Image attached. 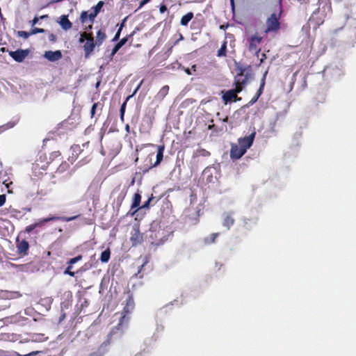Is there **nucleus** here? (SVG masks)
I'll use <instances>...</instances> for the list:
<instances>
[{"label": "nucleus", "instance_id": "f257e3e1", "mask_svg": "<svg viewBox=\"0 0 356 356\" xmlns=\"http://www.w3.org/2000/svg\"><path fill=\"white\" fill-rule=\"evenodd\" d=\"M164 224L154 221L150 225L149 232L147 235L150 238L152 244L159 245L163 243L171 234L170 229H165Z\"/></svg>", "mask_w": 356, "mask_h": 356}, {"label": "nucleus", "instance_id": "f03ea898", "mask_svg": "<svg viewBox=\"0 0 356 356\" xmlns=\"http://www.w3.org/2000/svg\"><path fill=\"white\" fill-rule=\"evenodd\" d=\"M134 308V302L131 298H129L127 300L126 306L124 308V314L121 317L120 321L118 325L117 329L119 330L124 325H126L129 321V318L127 317V314L132 312Z\"/></svg>", "mask_w": 356, "mask_h": 356}, {"label": "nucleus", "instance_id": "7ed1b4c3", "mask_svg": "<svg viewBox=\"0 0 356 356\" xmlns=\"http://www.w3.org/2000/svg\"><path fill=\"white\" fill-rule=\"evenodd\" d=\"M262 38L257 35H252L249 40V50L255 54L259 58L260 54V49L259 45L261 42Z\"/></svg>", "mask_w": 356, "mask_h": 356}, {"label": "nucleus", "instance_id": "20e7f679", "mask_svg": "<svg viewBox=\"0 0 356 356\" xmlns=\"http://www.w3.org/2000/svg\"><path fill=\"white\" fill-rule=\"evenodd\" d=\"M280 14L273 13L266 21L267 29L266 32L274 31L280 28L279 23Z\"/></svg>", "mask_w": 356, "mask_h": 356}, {"label": "nucleus", "instance_id": "39448f33", "mask_svg": "<svg viewBox=\"0 0 356 356\" xmlns=\"http://www.w3.org/2000/svg\"><path fill=\"white\" fill-rule=\"evenodd\" d=\"M130 240L131 241L132 245H138L140 244L143 241V235L140 234L139 227L134 225L132 227L131 232V237Z\"/></svg>", "mask_w": 356, "mask_h": 356}, {"label": "nucleus", "instance_id": "423d86ee", "mask_svg": "<svg viewBox=\"0 0 356 356\" xmlns=\"http://www.w3.org/2000/svg\"><path fill=\"white\" fill-rule=\"evenodd\" d=\"M242 90L241 87L236 88L233 90H229L223 93L222 99L225 104L232 101H236L237 97V93L240 92Z\"/></svg>", "mask_w": 356, "mask_h": 356}, {"label": "nucleus", "instance_id": "0eeeda50", "mask_svg": "<svg viewBox=\"0 0 356 356\" xmlns=\"http://www.w3.org/2000/svg\"><path fill=\"white\" fill-rule=\"evenodd\" d=\"M255 132H252L248 136H245L244 138L238 139V145L244 149V151L246 152L248 148H250L254 141L255 137Z\"/></svg>", "mask_w": 356, "mask_h": 356}, {"label": "nucleus", "instance_id": "6e6552de", "mask_svg": "<svg viewBox=\"0 0 356 356\" xmlns=\"http://www.w3.org/2000/svg\"><path fill=\"white\" fill-rule=\"evenodd\" d=\"M29 51L27 49H18L15 51H10L9 55L17 62H22L28 56Z\"/></svg>", "mask_w": 356, "mask_h": 356}, {"label": "nucleus", "instance_id": "1a4fd4ad", "mask_svg": "<svg viewBox=\"0 0 356 356\" xmlns=\"http://www.w3.org/2000/svg\"><path fill=\"white\" fill-rule=\"evenodd\" d=\"M246 152L238 145L233 144L230 151V156L232 159H238L242 157Z\"/></svg>", "mask_w": 356, "mask_h": 356}, {"label": "nucleus", "instance_id": "9d476101", "mask_svg": "<svg viewBox=\"0 0 356 356\" xmlns=\"http://www.w3.org/2000/svg\"><path fill=\"white\" fill-rule=\"evenodd\" d=\"M95 45H96V44L94 42L93 37L92 35H89L88 38H87V40L83 46L86 58H88L90 56L91 53L93 51Z\"/></svg>", "mask_w": 356, "mask_h": 356}, {"label": "nucleus", "instance_id": "9b49d317", "mask_svg": "<svg viewBox=\"0 0 356 356\" xmlns=\"http://www.w3.org/2000/svg\"><path fill=\"white\" fill-rule=\"evenodd\" d=\"M44 57L49 61L55 62L61 58L62 54L59 50L55 51H47L44 54Z\"/></svg>", "mask_w": 356, "mask_h": 356}, {"label": "nucleus", "instance_id": "f8f14e48", "mask_svg": "<svg viewBox=\"0 0 356 356\" xmlns=\"http://www.w3.org/2000/svg\"><path fill=\"white\" fill-rule=\"evenodd\" d=\"M223 221L222 225L224 227H227V229H229L230 227L234 225V213L233 212H226L222 215Z\"/></svg>", "mask_w": 356, "mask_h": 356}, {"label": "nucleus", "instance_id": "ddd939ff", "mask_svg": "<svg viewBox=\"0 0 356 356\" xmlns=\"http://www.w3.org/2000/svg\"><path fill=\"white\" fill-rule=\"evenodd\" d=\"M109 343L110 342L108 340L104 341L95 353L90 354L89 356H104L108 351V346Z\"/></svg>", "mask_w": 356, "mask_h": 356}, {"label": "nucleus", "instance_id": "4468645a", "mask_svg": "<svg viewBox=\"0 0 356 356\" xmlns=\"http://www.w3.org/2000/svg\"><path fill=\"white\" fill-rule=\"evenodd\" d=\"M248 82L247 76L243 75V74H238L235 76V84L236 88L241 87L243 88V86L246 85Z\"/></svg>", "mask_w": 356, "mask_h": 356}, {"label": "nucleus", "instance_id": "2eb2a0df", "mask_svg": "<svg viewBox=\"0 0 356 356\" xmlns=\"http://www.w3.org/2000/svg\"><path fill=\"white\" fill-rule=\"evenodd\" d=\"M219 236V233H213L203 238V243L206 245H211L216 242V238Z\"/></svg>", "mask_w": 356, "mask_h": 356}, {"label": "nucleus", "instance_id": "dca6fc26", "mask_svg": "<svg viewBox=\"0 0 356 356\" xmlns=\"http://www.w3.org/2000/svg\"><path fill=\"white\" fill-rule=\"evenodd\" d=\"M169 91V86H164L161 88L157 95H156V99L159 101H162L165 97L168 95Z\"/></svg>", "mask_w": 356, "mask_h": 356}, {"label": "nucleus", "instance_id": "f3484780", "mask_svg": "<svg viewBox=\"0 0 356 356\" xmlns=\"http://www.w3.org/2000/svg\"><path fill=\"white\" fill-rule=\"evenodd\" d=\"M164 146H158L156 160L153 164V167H156L160 164L163 158Z\"/></svg>", "mask_w": 356, "mask_h": 356}, {"label": "nucleus", "instance_id": "a211bd4d", "mask_svg": "<svg viewBox=\"0 0 356 356\" xmlns=\"http://www.w3.org/2000/svg\"><path fill=\"white\" fill-rule=\"evenodd\" d=\"M60 24L64 30H69L72 28V23L68 19L66 15H63L60 17Z\"/></svg>", "mask_w": 356, "mask_h": 356}, {"label": "nucleus", "instance_id": "6ab92c4d", "mask_svg": "<svg viewBox=\"0 0 356 356\" xmlns=\"http://www.w3.org/2000/svg\"><path fill=\"white\" fill-rule=\"evenodd\" d=\"M140 200H141V195L140 193H136L134 194V198H133V202H132V204H131V209H137L139 205H140ZM138 209H136L134 211V213L137 211Z\"/></svg>", "mask_w": 356, "mask_h": 356}, {"label": "nucleus", "instance_id": "aec40b11", "mask_svg": "<svg viewBox=\"0 0 356 356\" xmlns=\"http://www.w3.org/2000/svg\"><path fill=\"white\" fill-rule=\"evenodd\" d=\"M77 218H78V216H72V217L52 216V217H49V219H50V221L59 220H62V221L70 222V221L76 219Z\"/></svg>", "mask_w": 356, "mask_h": 356}, {"label": "nucleus", "instance_id": "412c9836", "mask_svg": "<svg viewBox=\"0 0 356 356\" xmlns=\"http://www.w3.org/2000/svg\"><path fill=\"white\" fill-rule=\"evenodd\" d=\"M29 243L27 241L23 240L19 243L17 250L19 253H26L29 249Z\"/></svg>", "mask_w": 356, "mask_h": 356}, {"label": "nucleus", "instance_id": "4be33fe9", "mask_svg": "<svg viewBox=\"0 0 356 356\" xmlns=\"http://www.w3.org/2000/svg\"><path fill=\"white\" fill-rule=\"evenodd\" d=\"M105 38H106V34L104 32H102L101 30H99L98 32L97 33L96 41L95 43L96 44V45L99 46L100 44H102V42L105 40Z\"/></svg>", "mask_w": 356, "mask_h": 356}, {"label": "nucleus", "instance_id": "5701e85b", "mask_svg": "<svg viewBox=\"0 0 356 356\" xmlns=\"http://www.w3.org/2000/svg\"><path fill=\"white\" fill-rule=\"evenodd\" d=\"M193 13H188L185 15H184L181 19V24L182 26H186L188 22L193 19Z\"/></svg>", "mask_w": 356, "mask_h": 356}, {"label": "nucleus", "instance_id": "b1692460", "mask_svg": "<svg viewBox=\"0 0 356 356\" xmlns=\"http://www.w3.org/2000/svg\"><path fill=\"white\" fill-rule=\"evenodd\" d=\"M110 255H111L110 250L108 248L105 250L101 254V257H100L101 261L103 263L108 262L110 259Z\"/></svg>", "mask_w": 356, "mask_h": 356}, {"label": "nucleus", "instance_id": "393cba45", "mask_svg": "<svg viewBox=\"0 0 356 356\" xmlns=\"http://www.w3.org/2000/svg\"><path fill=\"white\" fill-rule=\"evenodd\" d=\"M47 339V337L43 334H35L32 337V341L35 342H42Z\"/></svg>", "mask_w": 356, "mask_h": 356}, {"label": "nucleus", "instance_id": "a878e982", "mask_svg": "<svg viewBox=\"0 0 356 356\" xmlns=\"http://www.w3.org/2000/svg\"><path fill=\"white\" fill-rule=\"evenodd\" d=\"M226 50H227V44H226V42H225L222 44L220 49L218 51V56H219V57L225 56H226Z\"/></svg>", "mask_w": 356, "mask_h": 356}, {"label": "nucleus", "instance_id": "bb28decb", "mask_svg": "<svg viewBox=\"0 0 356 356\" xmlns=\"http://www.w3.org/2000/svg\"><path fill=\"white\" fill-rule=\"evenodd\" d=\"M264 84H265V76H264V78L262 79L260 87H259V90H257V94L255 95V96H257V98H259V96L261 95V93L263 92V88H264Z\"/></svg>", "mask_w": 356, "mask_h": 356}, {"label": "nucleus", "instance_id": "cd10ccee", "mask_svg": "<svg viewBox=\"0 0 356 356\" xmlns=\"http://www.w3.org/2000/svg\"><path fill=\"white\" fill-rule=\"evenodd\" d=\"M264 84H265V76H264V78L262 79L260 87H259V90H257V94L255 95V96H257V98H259V96L261 95V93L263 92V88H264Z\"/></svg>", "mask_w": 356, "mask_h": 356}, {"label": "nucleus", "instance_id": "c85d7f7f", "mask_svg": "<svg viewBox=\"0 0 356 356\" xmlns=\"http://www.w3.org/2000/svg\"><path fill=\"white\" fill-rule=\"evenodd\" d=\"M82 259V256L81 255H78L76 256V257H74L72 259H70L67 264L69 265H71L72 266L73 264L77 263L78 261H81Z\"/></svg>", "mask_w": 356, "mask_h": 356}, {"label": "nucleus", "instance_id": "c756f323", "mask_svg": "<svg viewBox=\"0 0 356 356\" xmlns=\"http://www.w3.org/2000/svg\"><path fill=\"white\" fill-rule=\"evenodd\" d=\"M38 227H40V223L35 222L34 224L30 225L26 227V232L27 233H30Z\"/></svg>", "mask_w": 356, "mask_h": 356}, {"label": "nucleus", "instance_id": "7c9ffc66", "mask_svg": "<svg viewBox=\"0 0 356 356\" xmlns=\"http://www.w3.org/2000/svg\"><path fill=\"white\" fill-rule=\"evenodd\" d=\"M17 35L21 38L27 39L31 35V33L24 31H19L17 32Z\"/></svg>", "mask_w": 356, "mask_h": 356}, {"label": "nucleus", "instance_id": "2f4dec72", "mask_svg": "<svg viewBox=\"0 0 356 356\" xmlns=\"http://www.w3.org/2000/svg\"><path fill=\"white\" fill-rule=\"evenodd\" d=\"M104 5L103 1H99L97 4L93 8V11L97 12L98 14Z\"/></svg>", "mask_w": 356, "mask_h": 356}, {"label": "nucleus", "instance_id": "473e14b6", "mask_svg": "<svg viewBox=\"0 0 356 356\" xmlns=\"http://www.w3.org/2000/svg\"><path fill=\"white\" fill-rule=\"evenodd\" d=\"M88 19V14L87 12L83 11L81 14L80 19L82 23H85L86 20Z\"/></svg>", "mask_w": 356, "mask_h": 356}, {"label": "nucleus", "instance_id": "72a5a7b5", "mask_svg": "<svg viewBox=\"0 0 356 356\" xmlns=\"http://www.w3.org/2000/svg\"><path fill=\"white\" fill-rule=\"evenodd\" d=\"M72 266L69 265L66 270L64 271L65 275H69L72 277H74L75 273L74 272L71 271Z\"/></svg>", "mask_w": 356, "mask_h": 356}, {"label": "nucleus", "instance_id": "f704fd0d", "mask_svg": "<svg viewBox=\"0 0 356 356\" xmlns=\"http://www.w3.org/2000/svg\"><path fill=\"white\" fill-rule=\"evenodd\" d=\"M97 12L92 11L88 15V19L91 23L93 22L95 18L97 17Z\"/></svg>", "mask_w": 356, "mask_h": 356}, {"label": "nucleus", "instance_id": "c9c22d12", "mask_svg": "<svg viewBox=\"0 0 356 356\" xmlns=\"http://www.w3.org/2000/svg\"><path fill=\"white\" fill-rule=\"evenodd\" d=\"M125 107H126V102H124L122 106H121V108H120V118L121 119L123 120V118H124V112H125Z\"/></svg>", "mask_w": 356, "mask_h": 356}, {"label": "nucleus", "instance_id": "e433bc0d", "mask_svg": "<svg viewBox=\"0 0 356 356\" xmlns=\"http://www.w3.org/2000/svg\"><path fill=\"white\" fill-rule=\"evenodd\" d=\"M44 32V29H43L34 28L33 29H32L31 33V35H33V34H36V33H42Z\"/></svg>", "mask_w": 356, "mask_h": 356}, {"label": "nucleus", "instance_id": "4c0bfd02", "mask_svg": "<svg viewBox=\"0 0 356 356\" xmlns=\"http://www.w3.org/2000/svg\"><path fill=\"white\" fill-rule=\"evenodd\" d=\"M89 36H88V35L86 33H83L81 34V37L79 38V42L80 43H83L84 42V41L86 40H87V38H88Z\"/></svg>", "mask_w": 356, "mask_h": 356}, {"label": "nucleus", "instance_id": "58836bf2", "mask_svg": "<svg viewBox=\"0 0 356 356\" xmlns=\"http://www.w3.org/2000/svg\"><path fill=\"white\" fill-rule=\"evenodd\" d=\"M214 170L215 168H212V167H209V168H207L204 169V170L203 171V175L205 176L207 175H209V174H211V170Z\"/></svg>", "mask_w": 356, "mask_h": 356}, {"label": "nucleus", "instance_id": "ea45409f", "mask_svg": "<svg viewBox=\"0 0 356 356\" xmlns=\"http://www.w3.org/2000/svg\"><path fill=\"white\" fill-rule=\"evenodd\" d=\"M152 199H153V197L148 198V200L145 202H144V204L142 205L140 209H148L149 208V202H151V200Z\"/></svg>", "mask_w": 356, "mask_h": 356}, {"label": "nucleus", "instance_id": "a19ab883", "mask_svg": "<svg viewBox=\"0 0 356 356\" xmlns=\"http://www.w3.org/2000/svg\"><path fill=\"white\" fill-rule=\"evenodd\" d=\"M6 195H0V207L3 206L6 202Z\"/></svg>", "mask_w": 356, "mask_h": 356}, {"label": "nucleus", "instance_id": "79ce46f5", "mask_svg": "<svg viewBox=\"0 0 356 356\" xmlns=\"http://www.w3.org/2000/svg\"><path fill=\"white\" fill-rule=\"evenodd\" d=\"M97 106V103H95L92 105L91 111H90L91 117L94 116V115L95 113V110H96Z\"/></svg>", "mask_w": 356, "mask_h": 356}, {"label": "nucleus", "instance_id": "37998d69", "mask_svg": "<svg viewBox=\"0 0 356 356\" xmlns=\"http://www.w3.org/2000/svg\"><path fill=\"white\" fill-rule=\"evenodd\" d=\"M50 219L49 218H43L40 220L38 223H40V227L42 226L45 222H49Z\"/></svg>", "mask_w": 356, "mask_h": 356}, {"label": "nucleus", "instance_id": "c03bdc74", "mask_svg": "<svg viewBox=\"0 0 356 356\" xmlns=\"http://www.w3.org/2000/svg\"><path fill=\"white\" fill-rule=\"evenodd\" d=\"M49 40L51 41V42H56V36L51 33L49 35Z\"/></svg>", "mask_w": 356, "mask_h": 356}, {"label": "nucleus", "instance_id": "a18cd8bd", "mask_svg": "<svg viewBox=\"0 0 356 356\" xmlns=\"http://www.w3.org/2000/svg\"><path fill=\"white\" fill-rule=\"evenodd\" d=\"M119 49H118L115 46L113 47L112 51H111V57L112 58L118 51Z\"/></svg>", "mask_w": 356, "mask_h": 356}, {"label": "nucleus", "instance_id": "49530a36", "mask_svg": "<svg viewBox=\"0 0 356 356\" xmlns=\"http://www.w3.org/2000/svg\"><path fill=\"white\" fill-rule=\"evenodd\" d=\"M266 58V54L264 53H262L261 54V58H259V60H260L259 64H261Z\"/></svg>", "mask_w": 356, "mask_h": 356}, {"label": "nucleus", "instance_id": "de8ad7c7", "mask_svg": "<svg viewBox=\"0 0 356 356\" xmlns=\"http://www.w3.org/2000/svg\"><path fill=\"white\" fill-rule=\"evenodd\" d=\"M120 32L121 31H119V30L117 31V33H115V36L113 38V40L114 41H116V40H118L119 39L120 35Z\"/></svg>", "mask_w": 356, "mask_h": 356}, {"label": "nucleus", "instance_id": "09e8293b", "mask_svg": "<svg viewBox=\"0 0 356 356\" xmlns=\"http://www.w3.org/2000/svg\"><path fill=\"white\" fill-rule=\"evenodd\" d=\"M150 0H143L140 3L139 8H142L143 6H145L146 3H147Z\"/></svg>", "mask_w": 356, "mask_h": 356}, {"label": "nucleus", "instance_id": "8fccbe9b", "mask_svg": "<svg viewBox=\"0 0 356 356\" xmlns=\"http://www.w3.org/2000/svg\"><path fill=\"white\" fill-rule=\"evenodd\" d=\"M166 10H167V8H166L165 6H164V5L161 6V7H160V12L161 13H163Z\"/></svg>", "mask_w": 356, "mask_h": 356}, {"label": "nucleus", "instance_id": "3c124183", "mask_svg": "<svg viewBox=\"0 0 356 356\" xmlns=\"http://www.w3.org/2000/svg\"><path fill=\"white\" fill-rule=\"evenodd\" d=\"M38 22V18L37 17H34L32 20V26L35 25Z\"/></svg>", "mask_w": 356, "mask_h": 356}, {"label": "nucleus", "instance_id": "603ef678", "mask_svg": "<svg viewBox=\"0 0 356 356\" xmlns=\"http://www.w3.org/2000/svg\"><path fill=\"white\" fill-rule=\"evenodd\" d=\"M127 38H124L122 40H120V43L121 44H122V46H123L127 42Z\"/></svg>", "mask_w": 356, "mask_h": 356}, {"label": "nucleus", "instance_id": "864d4df0", "mask_svg": "<svg viewBox=\"0 0 356 356\" xmlns=\"http://www.w3.org/2000/svg\"><path fill=\"white\" fill-rule=\"evenodd\" d=\"M184 71H185V72H186L187 74H189V75H190V74H191V70H190L189 68H186V69L184 70Z\"/></svg>", "mask_w": 356, "mask_h": 356}, {"label": "nucleus", "instance_id": "5fc2aeb1", "mask_svg": "<svg viewBox=\"0 0 356 356\" xmlns=\"http://www.w3.org/2000/svg\"><path fill=\"white\" fill-rule=\"evenodd\" d=\"M125 20H126V19H124L123 20V22H122V24H120V28H119V29H118L119 31H122V28H123V26H124V21H125Z\"/></svg>", "mask_w": 356, "mask_h": 356}, {"label": "nucleus", "instance_id": "6e6d98bb", "mask_svg": "<svg viewBox=\"0 0 356 356\" xmlns=\"http://www.w3.org/2000/svg\"><path fill=\"white\" fill-rule=\"evenodd\" d=\"M115 46L120 49L122 47V44H121L120 42H118Z\"/></svg>", "mask_w": 356, "mask_h": 356}, {"label": "nucleus", "instance_id": "4d7b16f0", "mask_svg": "<svg viewBox=\"0 0 356 356\" xmlns=\"http://www.w3.org/2000/svg\"><path fill=\"white\" fill-rule=\"evenodd\" d=\"M258 98H257V96H254L252 99L251 100V103L253 104L257 101Z\"/></svg>", "mask_w": 356, "mask_h": 356}, {"label": "nucleus", "instance_id": "13d9d810", "mask_svg": "<svg viewBox=\"0 0 356 356\" xmlns=\"http://www.w3.org/2000/svg\"><path fill=\"white\" fill-rule=\"evenodd\" d=\"M230 2H231V5H232V8H234V0H230Z\"/></svg>", "mask_w": 356, "mask_h": 356}, {"label": "nucleus", "instance_id": "bf43d9fd", "mask_svg": "<svg viewBox=\"0 0 356 356\" xmlns=\"http://www.w3.org/2000/svg\"><path fill=\"white\" fill-rule=\"evenodd\" d=\"M191 69H192L193 71H195V70H196V65H193V66H192V67H191Z\"/></svg>", "mask_w": 356, "mask_h": 356}, {"label": "nucleus", "instance_id": "052dcab7", "mask_svg": "<svg viewBox=\"0 0 356 356\" xmlns=\"http://www.w3.org/2000/svg\"><path fill=\"white\" fill-rule=\"evenodd\" d=\"M126 130H127V131H129V125H127V126H126Z\"/></svg>", "mask_w": 356, "mask_h": 356}, {"label": "nucleus", "instance_id": "680f3d73", "mask_svg": "<svg viewBox=\"0 0 356 356\" xmlns=\"http://www.w3.org/2000/svg\"><path fill=\"white\" fill-rule=\"evenodd\" d=\"M204 154H203L204 156H206V155H208L209 154V152H206L205 150H204Z\"/></svg>", "mask_w": 356, "mask_h": 356}]
</instances>
